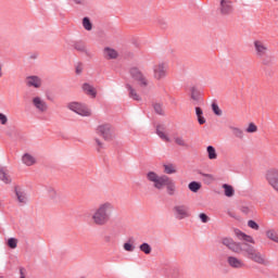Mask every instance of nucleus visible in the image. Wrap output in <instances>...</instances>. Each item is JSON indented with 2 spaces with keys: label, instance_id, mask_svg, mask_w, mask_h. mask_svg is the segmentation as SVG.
Returning <instances> with one entry per match:
<instances>
[{
  "label": "nucleus",
  "instance_id": "nucleus-11",
  "mask_svg": "<svg viewBox=\"0 0 278 278\" xmlns=\"http://www.w3.org/2000/svg\"><path fill=\"white\" fill-rule=\"evenodd\" d=\"M31 104L40 114H45V112L49 110V104H47V101L39 96L33 98Z\"/></svg>",
  "mask_w": 278,
  "mask_h": 278
},
{
  "label": "nucleus",
  "instance_id": "nucleus-10",
  "mask_svg": "<svg viewBox=\"0 0 278 278\" xmlns=\"http://www.w3.org/2000/svg\"><path fill=\"white\" fill-rule=\"evenodd\" d=\"M68 110L75 112L79 116H90V110L84 106V104L79 102H71L67 105Z\"/></svg>",
  "mask_w": 278,
  "mask_h": 278
},
{
  "label": "nucleus",
  "instance_id": "nucleus-25",
  "mask_svg": "<svg viewBox=\"0 0 278 278\" xmlns=\"http://www.w3.org/2000/svg\"><path fill=\"white\" fill-rule=\"evenodd\" d=\"M195 116L198 118L199 125H205L206 121H205V117L203 116V109L197 106L195 108Z\"/></svg>",
  "mask_w": 278,
  "mask_h": 278
},
{
  "label": "nucleus",
  "instance_id": "nucleus-32",
  "mask_svg": "<svg viewBox=\"0 0 278 278\" xmlns=\"http://www.w3.org/2000/svg\"><path fill=\"white\" fill-rule=\"evenodd\" d=\"M164 173L166 175H175V173H177V168H175V165L173 164H167L164 165Z\"/></svg>",
  "mask_w": 278,
  "mask_h": 278
},
{
  "label": "nucleus",
  "instance_id": "nucleus-7",
  "mask_svg": "<svg viewBox=\"0 0 278 278\" xmlns=\"http://www.w3.org/2000/svg\"><path fill=\"white\" fill-rule=\"evenodd\" d=\"M253 47H254V53L258 59L264 58V55L268 54V51H270V49L268 48V43H266L262 39H255L253 41Z\"/></svg>",
  "mask_w": 278,
  "mask_h": 278
},
{
  "label": "nucleus",
  "instance_id": "nucleus-2",
  "mask_svg": "<svg viewBox=\"0 0 278 278\" xmlns=\"http://www.w3.org/2000/svg\"><path fill=\"white\" fill-rule=\"evenodd\" d=\"M112 212H114V204L112 202L99 204L91 215L93 225H97L98 227L108 225L110 223V218H112Z\"/></svg>",
  "mask_w": 278,
  "mask_h": 278
},
{
  "label": "nucleus",
  "instance_id": "nucleus-44",
  "mask_svg": "<svg viewBox=\"0 0 278 278\" xmlns=\"http://www.w3.org/2000/svg\"><path fill=\"white\" fill-rule=\"evenodd\" d=\"M96 142V150L98 151V153H101V150L103 149V143L101 142V140L99 138L94 139Z\"/></svg>",
  "mask_w": 278,
  "mask_h": 278
},
{
  "label": "nucleus",
  "instance_id": "nucleus-42",
  "mask_svg": "<svg viewBox=\"0 0 278 278\" xmlns=\"http://www.w3.org/2000/svg\"><path fill=\"white\" fill-rule=\"evenodd\" d=\"M245 131L248 134H255V131H257V126L253 123H250Z\"/></svg>",
  "mask_w": 278,
  "mask_h": 278
},
{
  "label": "nucleus",
  "instance_id": "nucleus-38",
  "mask_svg": "<svg viewBox=\"0 0 278 278\" xmlns=\"http://www.w3.org/2000/svg\"><path fill=\"white\" fill-rule=\"evenodd\" d=\"M8 247L10 249H16V247H18V240L16 238H10L8 240Z\"/></svg>",
  "mask_w": 278,
  "mask_h": 278
},
{
  "label": "nucleus",
  "instance_id": "nucleus-27",
  "mask_svg": "<svg viewBox=\"0 0 278 278\" xmlns=\"http://www.w3.org/2000/svg\"><path fill=\"white\" fill-rule=\"evenodd\" d=\"M231 131H232V136H235V138H239V140H242V138H244V130L240 129L238 127H230Z\"/></svg>",
  "mask_w": 278,
  "mask_h": 278
},
{
  "label": "nucleus",
  "instance_id": "nucleus-1",
  "mask_svg": "<svg viewBox=\"0 0 278 278\" xmlns=\"http://www.w3.org/2000/svg\"><path fill=\"white\" fill-rule=\"evenodd\" d=\"M222 244H224V247H227V249H229V251H232V253L241 254L245 257V260L254 262V264H260L261 266H266V264H268L266 255L260 252V250H257L255 247L247 242L238 243L231 238H224L222 240Z\"/></svg>",
  "mask_w": 278,
  "mask_h": 278
},
{
  "label": "nucleus",
  "instance_id": "nucleus-19",
  "mask_svg": "<svg viewBox=\"0 0 278 278\" xmlns=\"http://www.w3.org/2000/svg\"><path fill=\"white\" fill-rule=\"evenodd\" d=\"M15 195L17 197L18 203H21L22 205H27V192L15 187Z\"/></svg>",
  "mask_w": 278,
  "mask_h": 278
},
{
  "label": "nucleus",
  "instance_id": "nucleus-21",
  "mask_svg": "<svg viewBox=\"0 0 278 278\" xmlns=\"http://www.w3.org/2000/svg\"><path fill=\"white\" fill-rule=\"evenodd\" d=\"M263 66H275V56L265 54L263 58H258Z\"/></svg>",
  "mask_w": 278,
  "mask_h": 278
},
{
  "label": "nucleus",
  "instance_id": "nucleus-17",
  "mask_svg": "<svg viewBox=\"0 0 278 278\" xmlns=\"http://www.w3.org/2000/svg\"><path fill=\"white\" fill-rule=\"evenodd\" d=\"M126 89L128 90L129 99H132V101H142V97H140L136 88H134L131 85L127 84Z\"/></svg>",
  "mask_w": 278,
  "mask_h": 278
},
{
  "label": "nucleus",
  "instance_id": "nucleus-18",
  "mask_svg": "<svg viewBox=\"0 0 278 278\" xmlns=\"http://www.w3.org/2000/svg\"><path fill=\"white\" fill-rule=\"evenodd\" d=\"M164 188H166L167 194L169 197H175L177 187L175 186V181H173V179H170V177L167 178L166 184L164 185Z\"/></svg>",
  "mask_w": 278,
  "mask_h": 278
},
{
  "label": "nucleus",
  "instance_id": "nucleus-51",
  "mask_svg": "<svg viewBox=\"0 0 278 278\" xmlns=\"http://www.w3.org/2000/svg\"><path fill=\"white\" fill-rule=\"evenodd\" d=\"M104 242H106V243L112 242V237L111 236H104Z\"/></svg>",
  "mask_w": 278,
  "mask_h": 278
},
{
  "label": "nucleus",
  "instance_id": "nucleus-8",
  "mask_svg": "<svg viewBox=\"0 0 278 278\" xmlns=\"http://www.w3.org/2000/svg\"><path fill=\"white\" fill-rule=\"evenodd\" d=\"M166 75H168V65L166 63H157L153 66V77L157 81L161 79H166Z\"/></svg>",
  "mask_w": 278,
  "mask_h": 278
},
{
  "label": "nucleus",
  "instance_id": "nucleus-48",
  "mask_svg": "<svg viewBox=\"0 0 278 278\" xmlns=\"http://www.w3.org/2000/svg\"><path fill=\"white\" fill-rule=\"evenodd\" d=\"M75 5H86V0H72Z\"/></svg>",
  "mask_w": 278,
  "mask_h": 278
},
{
  "label": "nucleus",
  "instance_id": "nucleus-53",
  "mask_svg": "<svg viewBox=\"0 0 278 278\" xmlns=\"http://www.w3.org/2000/svg\"><path fill=\"white\" fill-rule=\"evenodd\" d=\"M0 278H3V276H0Z\"/></svg>",
  "mask_w": 278,
  "mask_h": 278
},
{
  "label": "nucleus",
  "instance_id": "nucleus-41",
  "mask_svg": "<svg viewBox=\"0 0 278 278\" xmlns=\"http://www.w3.org/2000/svg\"><path fill=\"white\" fill-rule=\"evenodd\" d=\"M248 227H250V229H254V231L260 230V225L257 223H255V220H253V219H250L248 222Z\"/></svg>",
  "mask_w": 278,
  "mask_h": 278
},
{
  "label": "nucleus",
  "instance_id": "nucleus-30",
  "mask_svg": "<svg viewBox=\"0 0 278 278\" xmlns=\"http://www.w3.org/2000/svg\"><path fill=\"white\" fill-rule=\"evenodd\" d=\"M0 179L4 184H10L12 181V179H10V176H8V173L5 172V168L1 167V166H0Z\"/></svg>",
  "mask_w": 278,
  "mask_h": 278
},
{
  "label": "nucleus",
  "instance_id": "nucleus-20",
  "mask_svg": "<svg viewBox=\"0 0 278 278\" xmlns=\"http://www.w3.org/2000/svg\"><path fill=\"white\" fill-rule=\"evenodd\" d=\"M36 162V157L30 153H25L22 155V164H24L25 166H34Z\"/></svg>",
  "mask_w": 278,
  "mask_h": 278
},
{
  "label": "nucleus",
  "instance_id": "nucleus-16",
  "mask_svg": "<svg viewBox=\"0 0 278 278\" xmlns=\"http://www.w3.org/2000/svg\"><path fill=\"white\" fill-rule=\"evenodd\" d=\"M103 58L105 60H116L118 58V51L113 48L106 47L103 49Z\"/></svg>",
  "mask_w": 278,
  "mask_h": 278
},
{
  "label": "nucleus",
  "instance_id": "nucleus-31",
  "mask_svg": "<svg viewBox=\"0 0 278 278\" xmlns=\"http://www.w3.org/2000/svg\"><path fill=\"white\" fill-rule=\"evenodd\" d=\"M73 47L76 51H79L80 53H86V43H84V41H76L74 42Z\"/></svg>",
  "mask_w": 278,
  "mask_h": 278
},
{
  "label": "nucleus",
  "instance_id": "nucleus-26",
  "mask_svg": "<svg viewBox=\"0 0 278 278\" xmlns=\"http://www.w3.org/2000/svg\"><path fill=\"white\" fill-rule=\"evenodd\" d=\"M206 153H207L208 160H217L218 159V153H216V148H214V146H208L206 148Z\"/></svg>",
  "mask_w": 278,
  "mask_h": 278
},
{
  "label": "nucleus",
  "instance_id": "nucleus-4",
  "mask_svg": "<svg viewBox=\"0 0 278 278\" xmlns=\"http://www.w3.org/2000/svg\"><path fill=\"white\" fill-rule=\"evenodd\" d=\"M146 177H147V180L153 185V188H155V190H164V185L168 179V176L166 175L160 176L155 172H148Z\"/></svg>",
  "mask_w": 278,
  "mask_h": 278
},
{
  "label": "nucleus",
  "instance_id": "nucleus-54",
  "mask_svg": "<svg viewBox=\"0 0 278 278\" xmlns=\"http://www.w3.org/2000/svg\"><path fill=\"white\" fill-rule=\"evenodd\" d=\"M274 1H278V0H274Z\"/></svg>",
  "mask_w": 278,
  "mask_h": 278
},
{
  "label": "nucleus",
  "instance_id": "nucleus-52",
  "mask_svg": "<svg viewBox=\"0 0 278 278\" xmlns=\"http://www.w3.org/2000/svg\"><path fill=\"white\" fill-rule=\"evenodd\" d=\"M0 77H3V72H2L1 65H0Z\"/></svg>",
  "mask_w": 278,
  "mask_h": 278
},
{
  "label": "nucleus",
  "instance_id": "nucleus-6",
  "mask_svg": "<svg viewBox=\"0 0 278 278\" xmlns=\"http://www.w3.org/2000/svg\"><path fill=\"white\" fill-rule=\"evenodd\" d=\"M129 73H130V77L135 79V81H137L140 88H147V86H149V79H147V76H144V74L142 73V71H140V68L131 67L129 70Z\"/></svg>",
  "mask_w": 278,
  "mask_h": 278
},
{
  "label": "nucleus",
  "instance_id": "nucleus-35",
  "mask_svg": "<svg viewBox=\"0 0 278 278\" xmlns=\"http://www.w3.org/2000/svg\"><path fill=\"white\" fill-rule=\"evenodd\" d=\"M83 27L87 31H92V22H90V17L83 18Z\"/></svg>",
  "mask_w": 278,
  "mask_h": 278
},
{
  "label": "nucleus",
  "instance_id": "nucleus-50",
  "mask_svg": "<svg viewBox=\"0 0 278 278\" xmlns=\"http://www.w3.org/2000/svg\"><path fill=\"white\" fill-rule=\"evenodd\" d=\"M241 212L243 214H249V212H251V208H249V206H241Z\"/></svg>",
  "mask_w": 278,
  "mask_h": 278
},
{
  "label": "nucleus",
  "instance_id": "nucleus-15",
  "mask_svg": "<svg viewBox=\"0 0 278 278\" xmlns=\"http://www.w3.org/2000/svg\"><path fill=\"white\" fill-rule=\"evenodd\" d=\"M83 92H85L87 94V97H90L91 99H97V89L94 88V86L85 83L83 84Z\"/></svg>",
  "mask_w": 278,
  "mask_h": 278
},
{
  "label": "nucleus",
  "instance_id": "nucleus-33",
  "mask_svg": "<svg viewBox=\"0 0 278 278\" xmlns=\"http://www.w3.org/2000/svg\"><path fill=\"white\" fill-rule=\"evenodd\" d=\"M188 188L191 192H199L201 190V182L191 181Z\"/></svg>",
  "mask_w": 278,
  "mask_h": 278
},
{
  "label": "nucleus",
  "instance_id": "nucleus-23",
  "mask_svg": "<svg viewBox=\"0 0 278 278\" xmlns=\"http://www.w3.org/2000/svg\"><path fill=\"white\" fill-rule=\"evenodd\" d=\"M236 233H237L239 240H244V242H250V244H255V240L253 239V237L248 236L247 233H244L240 230H238Z\"/></svg>",
  "mask_w": 278,
  "mask_h": 278
},
{
  "label": "nucleus",
  "instance_id": "nucleus-22",
  "mask_svg": "<svg viewBox=\"0 0 278 278\" xmlns=\"http://www.w3.org/2000/svg\"><path fill=\"white\" fill-rule=\"evenodd\" d=\"M165 127L163 125H159L156 126V135L159 136V138H161V140H164V142H170V138L168 137V135H166L165 131Z\"/></svg>",
  "mask_w": 278,
  "mask_h": 278
},
{
  "label": "nucleus",
  "instance_id": "nucleus-9",
  "mask_svg": "<svg viewBox=\"0 0 278 278\" xmlns=\"http://www.w3.org/2000/svg\"><path fill=\"white\" fill-rule=\"evenodd\" d=\"M233 1L219 0V13L222 16H231V14H233Z\"/></svg>",
  "mask_w": 278,
  "mask_h": 278
},
{
  "label": "nucleus",
  "instance_id": "nucleus-43",
  "mask_svg": "<svg viewBox=\"0 0 278 278\" xmlns=\"http://www.w3.org/2000/svg\"><path fill=\"white\" fill-rule=\"evenodd\" d=\"M48 194L51 199H55L58 197V191L53 187H48Z\"/></svg>",
  "mask_w": 278,
  "mask_h": 278
},
{
  "label": "nucleus",
  "instance_id": "nucleus-40",
  "mask_svg": "<svg viewBox=\"0 0 278 278\" xmlns=\"http://www.w3.org/2000/svg\"><path fill=\"white\" fill-rule=\"evenodd\" d=\"M201 94L199 93V90H197L194 87L191 88V99L193 101H199Z\"/></svg>",
  "mask_w": 278,
  "mask_h": 278
},
{
  "label": "nucleus",
  "instance_id": "nucleus-28",
  "mask_svg": "<svg viewBox=\"0 0 278 278\" xmlns=\"http://www.w3.org/2000/svg\"><path fill=\"white\" fill-rule=\"evenodd\" d=\"M174 141L175 144H177L178 147H182L184 149H190V144L186 142V139H184V137H175Z\"/></svg>",
  "mask_w": 278,
  "mask_h": 278
},
{
  "label": "nucleus",
  "instance_id": "nucleus-39",
  "mask_svg": "<svg viewBox=\"0 0 278 278\" xmlns=\"http://www.w3.org/2000/svg\"><path fill=\"white\" fill-rule=\"evenodd\" d=\"M154 108V112H156V114H159L160 116H164V109L162 108L161 103H155L153 105Z\"/></svg>",
  "mask_w": 278,
  "mask_h": 278
},
{
  "label": "nucleus",
  "instance_id": "nucleus-3",
  "mask_svg": "<svg viewBox=\"0 0 278 278\" xmlns=\"http://www.w3.org/2000/svg\"><path fill=\"white\" fill-rule=\"evenodd\" d=\"M97 134L106 142H112L116 138V128L111 124H101L97 127Z\"/></svg>",
  "mask_w": 278,
  "mask_h": 278
},
{
  "label": "nucleus",
  "instance_id": "nucleus-37",
  "mask_svg": "<svg viewBox=\"0 0 278 278\" xmlns=\"http://www.w3.org/2000/svg\"><path fill=\"white\" fill-rule=\"evenodd\" d=\"M212 111L216 116H223V110L215 102L212 103Z\"/></svg>",
  "mask_w": 278,
  "mask_h": 278
},
{
  "label": "nucleus",
  "instance_id": "nucleus-14",
  "mask_svg": "<svg viewBox=\"0 0 278 278\" xmlns=\"http://www.w3.org/2000/svg\"><path fill=\"white\" fill-rule=\"evenodd\" d=\"M26 86L28 88H41L42 79L38 76H27L26 77Z\"/></svg>",
  "mask_w": 278,
  "mask_h": 278
},
{
  "label": "nucleus",
  "instance_id": "nucleus-34",
  "mask_svg": "<svg viewBox=\"0 0 278 278\" xmlns=\"http://www.w3.org/2000/svg\"><path fill=\"white\" fill-rule=\"evenodd\" d=\"M266 236L269 240H273V242L278 243V233L274 229L267 230Z\"/></svg>",
  "mask_w": 278,
  "mask_h": 278
},
{
  "label": "nucleus",
  "instance_id": "nucleus-13",
  "mask_svg": "<svg viewBox=\"0 0 278 278\" xmlns=\"http://www.w3.org/2000/svg\"><path fill=\"white\" fill-rule=\"evenodd\" d=\"M227 264L230 268H233V270H242V268H247L244 261L236 256H227Z\"/></svg>",
  "mask_w": 278,
  "mask_h": 278
},
{
  "label": "nucleus",
  "instance_id": "nucleus-29",
  "mask_svg": "<svg viewBox=\"0 0 278 278\" xmlns=\"http://www.w3.org/2000/svg\"><path fill=\"white\" fill-rule=\"evenodd\" d=\"M139 251H141V253H144L146 255H151V251H153V249L151 248V244L143 242L139 245Z\"/></svg>",
  "mask_w": 278,
  "mask_h": 278
},
{
  "label": "nucleus",
  "instance_id": "nucleus-36",
  "mask_svg": "<svg viewBox=\"0 0 278 278\" xmlns=\"http://www.w3.org/2000/svg\"><path fill=\"white\" fill-rule=\"evenodd\" d=\"M131 242H134V239H129L128 242L124 243V249L129 253H132V251H136V247Z\"/></svg>",
  "mask_w": 278,
  "mask_h": 278
},
{
  "label": "nucleus",
  "instance_id": "nucleus-12",
  "mask_svg": "<svg viewBox=\"0 0 278 278\" xmlns=\"http://www.w3.org/2000/svg\"><path fill=\"white\" fill-rule=\"evenodd\" d=\"M266 180L271 188L278 193V169H269L266 173Z\"/></svg>",
  "mask_w": 278,
  "mask_h": 278
},
{
  "label": "nucleus",
  "instance_id": "nucleus-49",
  "mask_svg": "<svg viewBox=\"0 0 278 278\" xmlns=\"http://www.w3.org/2000/svg\"><path fill=\"white\" fill-rule=\"evenodd\" d=\"M202 177H205L210 181H214V176L212 174H202Z\"/></svg>",
  "mask_w": 278,
  "mask_h": 278
},
{
  "label": "nucleus",
  "instance_id": "nucleus-47",
  "mask_svg": "<svg viewBox=\"0 0 278 278\" xmlns=\"http://www.w3.org/2000/svg\"><path fill=\"white\" fill-rule=\"evenodd\" d=\"M83 71H84V65L81 63H78L76 65V75H81Z\"/></svg>",
  "mask_w": 278,
  "mask_h": 278
},
{
  "label": "nucleus",
  "instance_id": "nucleus-5",
  "mask_svg": "<svg viewBox=\"0 0 278 278\" xmlns=\"http://www.w3.org/2000/svg\"><path fill=\"white\" fill-rule=\"evenodd\" d=\"M173 214L176 220H186V218L192 216V212H190V206H188V204H176L173 207Z\"/></svg>",
  "mask_w": 278,
  "mask_h": 278
},
{
  "label": "nucleus",
  "instance_id": "nucleus-45",
  "mask_svg": "<svg viewBox=\"0 0 278 278\" xmlns=\"http://www.w3.org/2000/svg\"><path fill=\"white\" fill-rule=\"evenodd\" d=\"M199 218H200L201 223H210V216H207V214H205V213H200Z\"/></svg>",
  "mask_w": 278,
  "mask_h": 278
},
{
  "label": "nucleus",
  "instance_id": "nucleus-24",
  "mask_svg": "<svg viewBox=\"0 0 278 278\" xmlns=\"http://www.w3.org/2000/svg\"><path fill=\"white\" fill-rule=\"evenodd\" d=\"M222 188L224 189L225 197L231 198V197H233V194H236V190L233 189V187L231 185L224 184L222 186Z\"/></svg>",
  "mask_w": 278,
  "mask_h": 278
},
{
  "label": "nucleus",
  "instance_id": "nucleus-46",
  "mask_svg": "<svg viewBox=\"0 0 278 278\" xmlns=\"http://www.w3.org/2000/svg\"><path fill=\"white\" fill-rule=\"evenodd\" d=\"M0 124L8 125V116L3 113H0Z\"/></svg>",
  "mask_w": 278,
  "mask_h": 278
}]
</instances>
